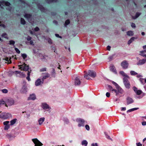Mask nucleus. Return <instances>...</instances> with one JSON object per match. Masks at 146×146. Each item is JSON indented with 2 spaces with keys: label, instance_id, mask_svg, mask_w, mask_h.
I'll list each match as a JSON object with an SVG mask.
<instances>
[{
  "label": "nucleus",
  "instance_id": "f257e3e1",
  "mask_svg": "<svg viewBox=\"0 0 146 146\" xmlns=\"http://www.w3.org/2000/svg\"><path fill=\"white\" fill-rule=\"evenodd\" d=\"M133 89L136 95H138L135 96V98L136 99H141L145 95V93L143 92L141 90H138L137 88L135 86L133 87Z\"/></svg>",
  "mask_w": 146,
  "mask_h": 146
},
{
  "label": "nucleus",
  "instance_id": "f03ea898",
  "mask_svg": "<svg viewBox=\"0 0 146 146\" xmlns=\"http://www.w3.org/2000/svg\"><path fill=\"white\" fill-rule=\"evenodd\" d=\"M88 75L92 78H94L96 76V73L94 71L91 70H89L88 73H86L84 76V77L88 80L90 78L88 76Z\"/></svg>",
  "mask_w": 146,
  "mask_h": 146
},
{
  "label": "nucleus",
  "instance_id": "7ed1b4c3",
  "mask_svg": "<svg viewBox=\"0 0 146 146\" xmlns=\"http://www.w3.org/2000/svg\"><path fill=\"white\" fill-rule=\"evenodd\" d=\"M18 66L19 67V69L21 70L27 71L29 69V66L25 63H23L22 64L19 65Z\"/></svg>",
  "mask_w": 146,
  "mask_h": 146
},
{
  "label": "nucleus",
  "instance_id": "20e7f679",
  "mask_svg": "<svg viewBox=\"0 0 146 146\" xmlns=\"http://www.w3.org/2000/svg\"><path fill=\"white\" fill-rule=\"evenodd\" d=\"M76 121L78 123V126L79 127H84V126L85 121L84 119L79 118L76 119Z\"/></svg>",
  "mask_w": 146,
  "mask_h": 146
},
{
  "label": "nucleus",
  "instance_id": "39448f33",
  "mask_svg": "<svg viewBox=\"0 0 146 146\" xmlns=\"http://www.w3.org/2000/svg\"><path fill=\"white\" fill-rule=\"evenodd\" d=\"M129 79L126 78H123V83L125 87L127 89H129L130 87V85L128 81V79Z\"/></svg>",
  "mask_w": 146,
  "mask_h": 146
},
{
  "label": "nucleus",
  "instance_id": "423d86ee",
  "mask_svg": "<svg viewBox=\"0 0 146 146\" xmlns=\"http://www.w3.org/2000/svg\"><path fill=\"white\" fill-rule=\"evenodd\" d=\"M41 107L44 110H50V107L46 103H43L41 104Z\"/></svg>",
  "mask_w": 146,
  "mask_h": 146
},
{
  "label": "nucleus",
  "instance_id": "0eeeda50",
  "mask_svg": "<svg viewBox=\"0 0 146 146\" xmlns=\"http://www.w3.org/2000/svg\"><path fill=\"white\" fill-rule=\"evenodd\" d=\"M39 57L43 61H46L49 59L48 56L44 54H39Z\"/></svg>",
  "mask_w": 146,
  "mask_h": 146
},
{
  "label": "nucleus",
  "instance_id": "6e6552de",
  "mask_svg": "<svg viewBox=\"0 0 146 146\" xmlns=\"http://www.w3.org/2000/svg\"><path fill=\"white\" fill-rule=\"evenodd\" d=\"M32 140L35 144V146H41L42 145V143L37 139H33Z\"/></svg>",
  "mask_w": 146,
  "mask_h": 146
},
{
  "label": "nucleus",
  "instance_id": "1a4fd4ad",
  "mask_svg": "<svg viewBox=\"0 0 146 146\" xmlns=\"http://www.w3.org/2000/svg\"><path fill=\"white\" fill-rule=\"evenodd\" d=\"M121 65L123 68L126 69L128 68L129 64L127 61L124 60L121 63Z\"/></svg>",
  "mask_w": 146,
  "mask_h": 146
},
{
  "label": "nucleus",
  "instance_id": "9d476101",
  "mask_svg": "<svg viewBox=\"0 0 146 146\" xmlns=\"http://www.w3.org/2000/svg\"><path fill=\"white\" fill-rule=\"evenodd\" d=\"M50 76V74L48 72H45L42 73V80L44 81V80L45 79L49 78Z\"/></svg>",
  "mask_w": 146,
  "mask_h": 146
},
{
  "label": "nucleus",
  "instance_id": "9b49d317",
  "mask_svg": "<svg viewBox=\"0 0 146 146\" xmlns=\"http://www.w3.org/2000/svg\"><path fill=\"white\" fill-rule=\"evenodd\" d=\"M21 92L23 94H26L27 92V88L25 83L20 90Z\"/></svg>",
  "mask_w": 146,
  "mask_h": 146
},
{
  "label": "nucleus",
  "instance_id": "f8f14e48",
  "mask_svg": "<svg viewBox=\"0 0 146 146\" xmlns=\"http://www.w3.org/2000/svg\"><path fill=\"white\" fill-rule=\"evenodd\" d=\"M116 88V89L115 90L117 91V95H116V96H118L119 95V94H122L123 93L124 91L119 86L118 87Z\"/></svg>",
  "mask_w": 146,
  "mask_h": 146
},
{
  "label": "nucleus",
  "instance_id": "ddd939ff",
  "mask_svg": "<svg viewBox=\"0 0 146 146\" xmlns=\"http://www.w3.org/2000/svg\"><path fill=\"white\" fill-rule=\"evenodd\" d=\"M10 5L9 3L4 1L0 2V7L2 8L3 6H9Z\"/></svg>",
  "mask_w": 146,
  "mask_h": 146
},
{
  "label": "nucleus",
  "instance_id": "4468645a",
  "mask_svg": "<svg viewBox=\"0 0 146 146\" xmlns=\"http://www.w3.org/2000/svg\"><path fill=\"white\" fill-rule=\"evenodd\" d=\"M146 62V59H143L142 60H139L137 64L138 65H141L145 64Z\"/></svg>",
  "mask_w": 146,
  "mask_h": 146
},
{
  "label": "nucleus",
  "instance_id": "2eb2a0df",
  "mask_svg": "<svg viewBox=\"0 0 146 146\" xmlns=\"http://www.w3.org/2000/svg\"><path fill=\"white\" fill-rule=\"evenodd\" d=\"M9 122L8 121H5L3 122V124L5 126L4 129L5 130H7L9 128Z\"/></svg>",
  "mask_w": 146,
  "mask_h": 146
},
{
  "label": "nucleus",
  "instance_id": "dca6fc26",
  "mask_svg": "<svg viewBox=\"0 0 146 146\" xmlns=\"http://www.w3.org/2000/svg\"><path fill=\"white\" fill-rule=\"evenodd\" d=\"M44 81H41L40 78H38L35 82V85L36 86H40L43 83Z\"/></svg>",
  "mask_w": 146,
  "mask_h": 146
},
{
  "label": "nucleus",
  "instance_id": "f3484780",
  "mask_svg": "<svg viewBox=\"0 0 146 146\" xmlns=\"http://www.w3.org/2000/svg\"><path fill=\"white\" fill-rule=\"evenodd\" d=\"M81 83L80 79L78 77H76L74 80V85L75 86H79L80 84Z\"/></svg>",
  "mask_w": 146,
  "mask_h": 146
},
{
  "label": "nucleus",
  "instance_id": "a211bd4d",
  "mask_svg": "<svg viewBox=\"0 0 146 146\" xmlns=\"http://www.w3.org/2000/svg\"><path fill=\"white\" fill-rule=\"evenodd\" d=\"M127 103V105L131 104L134 102L133 100L130 97H127L126 98Z\"/></svg>",
  "mask_w": 146,
  "mask_h": 146
},
{
  "label": "nucleus",
  "instance_id": "6ab92c4d",
  "mask_svg": "<svg viewBox=\"0 0 146 146\" xmlns=\"http://www.w3.org/2000/svg\"><path fill=\"white\" fill-rule=\"evenodd\" d=\"M14 102V101L13 99H8L6 102V104H7L8 106H10L13 105Z\"/></svg>",
  "mask_w": 146,
  "mask_h": 146
},
{
  "label": "nucleus",
  "instance_id": "aec40b11",
  "mask_svg": "<svg viewBox=\"0 0 146 146\" xmlns=\"http://www.w3.org/2000/svg\"><path fill=\"white\" fill-rule=\"evenodd\" d=\"M110 70L113 73L115 74H117V72L115 67L113 65H111L110 67Z\"/></svg>",
  "mask_w": 146,
  "mask_h": 146
},
{
  "label": "nucleus",
  "instance_id": "412c9836",
  "mask_svg": "<svg viewBox=\"0 0 146 146\" xmlns=\"http://www.w3.org/2000/svg\"><path fill=\"white\" fill-rule=\"evenodd\" d=\"M36 99L35 95L34 94H31L28 98V100H34Z\"/></svg>",
  "mask_w": 146,
  "mask_h": 146
},
{
  "label": "nucleus",
  "instance_id": "4be33fe9",
  "mask_svg": "<svg viewBox=\"0 0 146 146\" xmlns=\"http://www.w3.org/2000/svg\"><path fill=\"white\" fill-rule=\"evenodd\" d=\"M11 117V114L8 113H5L3 114V118L5 119H7Z\"/></svg>",
  "mask_w": 146,
  "mask_h": 146
},
{
  "label": "nucleus",
  "instance_id": "5701e85b",
  "mask_svg": "<svg viewBox=\"0 0 146 146\" xmlns=\"http://www.w3.org/2000/svg\"><path fill=\"white\" fill-rule=\"evenodd\" d=\"M108 89L109 91H114L116 94L115 95H117V92L116 90H115V89H113V88L110 85H108Z\"/></svg>",
  "mask_w": 146,
  "mask_h": 146
},
{
  "label": "nucleus",
  "instance_id": "b1692460",
  "mask_svg": "<svg viewBox=\"0 0 146 146\" xmlns=\"http://www.w3.org/2000/svg\"><path fill=\"white\" fill-rule=\"evenodd\" d=\"M45 120V118L44 117L40 118L38 120V122L39 125H42Z\"/></svg>",
  "mask_w": 146,
  "mask_h": 146
},
{
  "label": "nucleus",
  "instance_id": "393cba45",
  "mask_svg": "<svg viewBox=\"0 0 146 146\" xmlns=\"http://www.w3.org/2000/svg\"><path fill=\"white\" fill-rule=\"evenodd\" d=\"M137 37H132L128 41L127 44L129 45L132 42H133L135 39H137Z\"/></svg>",
  "mask_w": 146,
  "mask_h": 146
},
{
  "label": "nucleus",
  "instance_id": "a878e982",
  "mask_svg": "<svg viewBox=\"0 0 146 146\" xmlns=\"http://www.w3.org/2000/svg\"><path fill=\"white\" fill-rule=\"evenodd\" d=\"M119 74H121V75L124 76V78H129L127 74L124 73V72L123 71H120L119 72Z\"/></svg>",
  "mask_w": 146,
  "mask_h": 146
},
{
  "label": "nucleus",
  "instance_id": "bb28decb",
  "mask_svg": "<svg viewBox=\"0 0 146 146\" xmlns=\"http://www.w3.org/2000/svg\"><path fill=\"white\" fill-rule=\"evenodd\" d=\"M11 72L12 74H14L18 77L19 73H20V71H15L14 72L12 71Z\"/></svg>",
  "mask_w": 146,
  "mask_h": 146
},
{
  "label": "nucleus",
  "instance_id": "cd10ccee",
  "mask_svg": "<svg viewBox=\"0 0 146 146\" xmlns=\"http://www.w3.org/2000/svg\"><path fill=\"white\" fill-rule=\"evenodd\" d=\"M25 17L29 21V20L31 17V15L29 14H25L24 15Z\"/></svg>",
  "mask_w": 146,
  "mask_h": 146
},
{
  "label": "nucleus",
  "instance_id": "c85d7f7f",
  "mask_svg": "<svg viewBox=\"0 0 146 146\" xmlns=\"http://www.w3.org/2000/svg\"><path fill=\"white\" fill-rule=\"evenodd\" d=\"M127 35L129 36H133L134 35V33L133 31H127Z\"/></svg>",
  "mask_w": 146,
  "mask_h": 146
},
{
  "label": "nucleus",
  "instance_id": "c756f323",
  "mask_svg": "<svg viewBox=\"0 0 146 146\" xmlns=\"http://www.w3.org/2000/svg\"><path fill=\"white\" fill-rule=\"evenodd\" d=\"M141 13L139 12L137 13L135 16L132 17L134 19H135L141 15Z\"/></svg>",
  "mask_w": 146,
  "mask_h": 146
},
{
  "label": "nucleus",
  "instance_id": "7c9ffc66",
  "mask_svg": "<svg viewBox=\"0 0 146 146\" xmlns=\"http://www.w3.org/2000/svg\"><path fill=\"white\" fill-rule=\"evenodd\" d=\"M17 119H14L10 121L11 125H13L16 122Z\"/></svg>",
  "mask_w": 146,
  "mask_h": 146
},
{
  "label": "nucleus",
  "instance_id": "2f4dec72",
  "mask_svg": "<svg viewBox=\"0 0 146 146\" xmlns=\"http://www.w3.org/2000/svg\"><path fill=\"white\" fill-rule=\"evenodd\" d=\"M139 55L143 57L146 58V54H145L143 51H140Z\"/></svg>",
  "mask_w": 146,
  "mask_h": 146
},
{
  "label": "nucleus",
  "instance_id": "473e14b6",
  "mask_svg": "<svg viewBox=\"0 0 146 146\" xmlns=\"http://www.w3.org/2000/svg\"><path fill=\"white\" fill-rule=\"evenodd\" d=\"M82 145H84L85 146H87L88 144V142L84 140L82 141Z\"/></svg>",
  "mask_w": 146,
  "mask_h": 146
},
{
  "label": "nucleus",
  "instance_id": "72a5a7b5",
  "mask_svg": "<svg viewBox=\"0 0 146 146\" xmlns=\"http://www.w3.org/2000/svg\"><path fill=\"white\" fill-rule=\"evenodd\" d=\"M25 76V74L23 72H21L20 71V73H19L18 77H24Z\"/></svg>",
  "mask_w": 146,
  "mask_h": 146
},
{
  "label": "nucleus",
  "instance_id": "f704fd0d",
  "mask_svg": "<svg viewBox=\"0 0 146 146\" xmlns=\"http://www.w3.org/2000/svg\"><path fill=\"white\" fill-rule=\"evenodd\" d=\"M131 74L132 75H135L137 74V73L133 71H131L130 72Z\"/></svg>",
  "mask_w": 146,
  "mask_h": 146
},
{
  "label": "nucleus",
  "instance_id": "c9c22d12",
  "mask_svg": "<svg viewBox=\"0 0 146 146\" xmlns=\"http://www.w3.org/2000/svg\"><path fill=\"white\" fill-rule=\"evenodd\" d=\"M6 102L3 101L2 99L0 100V107L1 105L5 104Z\"/></svg>",
  "mask_w": 146,
  "mask_h": 146
},
{
  "label": "nucleus",
  "instance_id": "e433bc0d",
  "mask_svg": "<svg viewBox=\"0 0 146 146\" xmlns=\"http://www.w3.org/2000/svg\"><path fill=\"white\" fill-rule=\"evenodd\" d=\"M2 36L7 39H8L7 34L6 33H4L2 34Z\"/></svg>",
  "mask_w": 146,
  "mask_h": 146
},
{
  "label": "nucleus",
  "instance_id": "4c0bfd02",
  "mask_svg": "<svg viewBox=\"0 0 146 146\" xmlns=\"http://www.w3.org/2000/svg\"><path fill=\"white\" fill-rule=\"evenodd\" d=\"M139 80L141 82V84H142L143 85L144 84V79H143L142 78H140L139 79Z\"/></svg>",
  "mask_w": 146,
  "mask_h": 146
},
{
  "label": "nucleus",
  "instance_id": "58836bf2",
  "mask_svg": "<svg viewBox=\"0 0 146 146\" xmlns=\"http://www.w3.org/2000/svg\"><path fill=\"white\" fill-rule=\"evenodd\" d=\"M70 23V21L69 20H66L65 22V26L66 27L67 25L69 24Z\"/></svg>",
  "mask_w": 146,
  "mask_h": 146
},
{
  "label": "nucleus",
  "instance_id": "ea45409f",
  "mask_svg": "<svg viewBox=\"0 0 146 146\" xmlns=\"http://www.w3.org/2000/svg\"><path fill=\"white\" fill-rule=\"evenodd\" d=\"M46 71V68H43L40 69V72H45Z\"/></svg>",
  "mask_w": 146,
  "mask_h": 146
},
{
  "label": "nucleus",
  "instance_id": "a19ab883",
  "mask_svg": "<svg viewBox=\"0 0 146 146\" xmlns=\"http://www.w3.org/2000/svg\"><path fill=\"white\" fill-rule=\"evenodd\" d=\"M55 72L54 68H52V75L54 77L55 76Z\"/></svg>",
  "mask_w": 146,
  "mask_h": 146
},
{
  "label": "nucleus",
  "instance_id": "79ce46f5",
  "mask_svg": "<svg viewBox=\"0 0 146 146\" xmlns=\"http://www.w3.org/2000/svg\"><path fill=\"white\" fill-rule=\"evenodd\" d=\"M143 48L144 50H143L141 51H143V53H144L145 52H146V45L143 46Z\"/></svg>",
  "mask_w": 146,
  "mask_h": 146
},
{
  "label": "nucleus",
  "instance_id": "37998d69",
  "mask_svg": "<svg viewBox=\"0 0 146 146\" xmlns=\"http://www.w3.org/2000/svg\"><path fill=\"white\" fill-rule=\"evenodd\" d=\"M15 43V42L13 40H11L9 41V44L10 45H14Z\"/></svg>",
  "mask_w": 146,
  "mask_h": 146
},
{
  "label": "nucleus",
  "instance_id": "c03bdc74",
  "mask_svg": "<svg viewBox=\"0 0 146 146\" xmlns=\"http://www.w3.org/2000/svg\"><path fill=\"white\" fill-rule=\"evenodd\" d=\"M21 23L23 24H25V21L24 19L22 18L21 19Z\"/></svg>",
  "mask_w": 146,
  "mask_h": 146
},
{
  "label": "nucleus",
  "instance_id": "a18cd8bd",
  "mask_svg": "<svg viewBox=\"0 0 146 146\" xmlns=\"http://www.w3.org/2000/svg\"><path fill=\"white\" fill-rule=\"evenodd\" d=\"M1 91L3 93H7L8 92V90L6 89H4L1 90Z\"/></svg>",
  "mask_w": 146,
  "mask_h": 146
},
{
  "label": "nucleus",
  "instance_id": "49530a36",
  "mask_svg": "<svg viewBox=\"0 0 146 146\" xmlns=\"http://www.w3.org/2000/svg\"><path fill=\"white\" fill-rule=\"evenodd\" d=\"M21 56L24 59H25L27 57V55L25 54H22Z\"/></svg>",
  "mask_w": 146,
  "mask_h": 146
},
{
  "label": "nucleus",
  "instance_id": "de8ad7c7",
  "mask_svg": "<svg viewBox=\"0 0 146 146\" xmlns=\"http://www.w3.org/2000/svg\"><path fill=\"white\" fill-rule=\"evenodd\" d=\"M85 127L86 128V129L88 130V131L90 130V127L88 125H86L85 126Z\"/></svg>",
  "mask_w": 146,
  "mask_h": 146
},
{
  "label": "nucleus",
  "instance_id": "09e8293b",
  "mask_svg": "<svg viewBox=\"0 0 146 146\" xmlns=\"http://www.w3.org/2000/svg\"><path fill=\"white\" fill-rule=\"evenodd\" d=\"M131 27L132 28H135L136 27V25L135 23H132L131 25Z\"/></svg>",
  "mask_w": 146,
  "mask_h": 146
},
{
  "label": "nucleus",
  "instance_id": "8fccbe9b",
  "mask_svg": "<svg viewBox=\"0 0 146 146\" xmlns=\"http://www.w3.org/2000/svg\"><path fill=\"white\" fill-rule=\"evenodd\" d=\"M15 51L18 54H19L20 53V50L17 48H15Z\"/></svg>",
  "mask_w": 146,
  "mask_h": 146
},
{
  "label": "nucleus",
  "instance_id": "3c124183",
  "mask_svg": "<svg viewBox=\"0 0 146 146\" xmlns=\"http://www.w3.org/2000/svg\"><path fill=\"white\" fill-rule=\"evenodd\" d=\"M64 122L67 124L68 123L69 121L68 119L67 118L65 119L64 120Z\"/></svg>",
  "mask_w": 146,
  "mask_h": 146
},
{
  "label": "nucleus",
  "instance_id": "603ef678",
  "mask_svg": "<svg viewBox=\"0 0 146 146\" xmlns=\"http://www.w3.org/2000/svg\"><path fill=\"white\" fill-rule=\"evenodd\" d=\"M27 39L28 41H30L31 39V37L29 36H28L27 38Z\"/></svg>",
  "mask_w": 146,
  "mask_h": 146
},
{
  "label": "nucleus",
  "instance_id": "864d4df0",
  "mask_svg": "<svg viewBox=\"0 0 146 146\" xmlns=\"http://www.w3.org/2000/svg\"><path fill=\"white\" fill-rule=\"evenodd\" d=\"M91 146H98V144L97 143H93L91 145Z\"/></svg>",
  "mask_w": 146,
  "mask_h": 146
},
{
  "label": "nucleus",
  "instance_id": "5fc2aeb1",
  "mask_svg": "<svg viewBox=\"0 0 146 146\" xmlns=\"http://www.w3.org/2000/svg\"><path fill=\"white\" fill-rule=\"evenodd\" d=\"M106 96L107 97L109 98L110 96V93L107 92L106 94Z\"/></svg>",
  "mask_w": 146,
  "mask_h": 146
},
{
  "label": "nucleus",
  "instance_id": "6e6d98bb",
  "mask_svg": "<svg viewBox=\"0 0 146 146\" xmlns=\"http://www.w3.org/2000/svg\"><path fill=\"white\" fill-rule=\"evenodd\" d=\"M0 26L3 27L4 28H5V25L3 24H2L1 22H0Z\"/></svg>",
  "mask_w": 146,
  "mask_h": 146
},
{
  "label": "nucleus",
  "instance_id": "4d7b16f0",
  "mask_svg": "<svg viewBox=\"0 0 146 146\" xmlns=\"http://www.w3.org/2000/svg\"><path fill=\"white\" fill-rule=\"evenodd\" d=\"M105 134L106 137L108 139H110V137L106 133H105Z\"/></svg>",
  "mask_w": 146,
  "mask_h": 146
},
{
  "label": "nucleus",
  "instance_id": "13d9d810",
  "mask_svg": "<svg viewBox=\"0 0 146 146\" xmlns=\"http://www.w3.org/2000/svg\"><path fill=\"white\" fill-rule=\"evenodd\" d=\"M29 43L31 45H34V42L33 41L30 40Z\"/></svg>",
  "mask_w": 146,
  "mask_h": 146
},
{
  "label": "nucleus",
  "instance_id": "bf43d9fd",
  "mask_svg": "<svg viewBox=\"0 0 146 146\" xmlns=\"http://www.w3.org/2000/svg\"><path fill=\"white\" fill-rule=\"evenodd\" d=\"M133 111V108H132V109H130L129 110H127V113H128V112H131Z\"/></svg>",
  "mask_w": 146,
  "mask_h": 146
},
{
  "label": "nucleus",
  "instance_id": "052dcab7",
  "mask_svg": "<svg viewBox=\"0 0 146 146\" xmlns=\"http://www.w3.org/2000/svg\"><path fill=\"white\" fill-rule=\"evenodd\" d=\"M111 46H108L107 47V50L109 51H110V50Z\"/></svg>",
  "mask_w": 146,
  "mask_h": 146
},
{
  "label": "nucleus",
  "instance_id": "680f3d73",
  "mask_svg": "<svg viewBox=\"0 0 146 146\" xmlns=\"http://www.w3.org/2000/svg\"><path fill=\"white\" fill-rule=\"evenodd\" d=\"M142 124L143 125L145 126L146 125V121H143L142 122Z\"/></svg>",
  "mask_w": 146,
  "mask_h": 146
},
{
  "label": "nucleus",
  "instance_id": "e2e57ef3",
  "mask_svg": "<svg viewBox=\"0 0 146 146\" xmlns=\"http://www.w3.org/2000/svg\"><path fill=\"white\" fill-rule=\"evenodd\" d=\"M136 144L137 145V146H142V145L140 143H137Z\"/></svg>",
  "mask_w": 146,
  "mask_h": 146
},
{
  "label": "nucleus",
  "instance_id": "0e129e2a",
  "mask_svg": "<svg viewBox=\"0 0 146 146\" xmlns=\"http://www.w3.org/2000/svg\"><path fill=\"white\" fill-rule=\"evenodd\" d=\"M126 110V108L125 107H122L121 108V110L123 111H125Z\"/></svg>",
  "mask_w": 146,
  "mask_h": 146
},
{
  "label": "nucleus",
  "instance_id": "69168bd1",
  "mask_svg": "<svg viewBox=\"0 0 146 146\" xmlns=\"http://www.w3.org/2000/svg\"><path fill=\"white\" fill-rule=\"evenodd\" d=\"M116 87V88H117L119 86L115 82V83L113 84Z\"/></svg>",
  "mask_w": 146,
  "mask_h": 146
},
{
  "label": "nucleus",
  "instance_id": "338daca9",
  "mask_svg": "<svg viewBox=\"0 0 146 146\" xmlns=\"http://www.w3.org/2000/svg\"><path fill=\"white\" fill-rule=\"evenodd\" d=\"M116 87V88H117L119 86L115 82V83L113 84Z\"/></svg>",
  "mask_w": 146,
  "mask_h": 146
},
{
  "label": "nucleus",
  "instance_id": "774afa93",
  "mask_svg": "<svg viewBox=\"0 0 146 146\" xmlns=\"http://www.w3.org/2000/svg\"><path fill=\"white\" fill-rule=\"evenodd\" d=\"M39 30V29L38 27H36L35 29V31H38Z\"/></svg>",
  "mask_w": 146,
  "mask_h": 146
}]
</instances>
